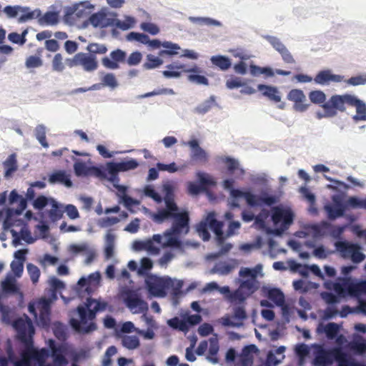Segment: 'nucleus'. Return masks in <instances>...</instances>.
Returning a JSON list of instances; mask_svg holds the SVG:
<instances>
[{
	"mask_svg": "<svg viewBox=\"0 0 366 366\" xmlns=\"http://www.w3.org/2000/svg\"><path fill=\"white\" fill-rule=\"evenodd\" d=\"M13 326L17 332L18 339L26 347L21 353L22 359L16 361L14 366H31V360L36 361L39 366L44 365L50 355L49 350L46 348L37 350L33 347L34 328L31 321L19 318L14 322Z\"/></svg>",
	"mask_w": 366,
	"mask_h": 366,
	"instance_id": "obj_1",
	"label": "nucleus"
},
{
	"mask_svg": "<svg viewBox=\"0 0 366 366\" xmlns=\"http://www.w3.org/2000/svg\"><path fill=\"white\" fill-rule=\"evenodd\" d=\"M165 208L159 209L152 214V219L157 223H162L165 220L173 219L172 228L166 234H187L189 232V217L187 211L179 212V207L172 197L167 194L164 198Z\"/></svg>",
	"mask_w": 366,
	"mask_h": 366,
	"instance_id": "obj_2",
	"label": "nucleus"
},
{
	"mask_svg": "<svg viewBox=\"0 0 366 366\" xmlns=\"http://www.w3.org/2000/svg\"><path fill=\"white\" fill-rule=\"evenodd\" d=\"M346 105L354 107L356 114L352 117L355 122L366 121V104L357 97L351 94H335L330 97L328 102L322 105L326 117H332L337 115V112H343L346 110Z\"/></svg>",
	"mask_w": 366,
	"mask_h": 366,
	"instance_id": "obj_3",
	"label": "nucleus"
},
{
	"mask_svg": "<svg viewBox=\"0 0 366 366\" xmlns=\"http://www.w3.org/2000/svg\"><path fill=\"white\" fill-rule=\"evenodd\" d=\"M84 305V306L79 305L76 308L80 320L72 318L69 322L72 328L79 333H88L96 330L95 323L90 322L86 325L87 321L93 320L96 317L97 312L104 310L107 307L106 302L91 297L86 299Z\"/></svg>",
	"mask_w": 366,
	"mask_h": 366,
	"instance_id": "obj_4",
	"label": "nucleus"
},
{
	"mask_svg": "<svg viewBox=\"0 0 366 366\" xmlns=\"http://www.w3.org/2000/svg\"><path fill=\"white\" fill-rule=\"evenodd\" d=\"M234 180L232 179H225L223 182L224 189L230 191V195L234 199L244 197L247 204L252 207L265 204L272 206L278 202L279 199L274 195H268L267 193H262L260 197L252 194L250 192H242L238 189H234Z\"/></svg>",
	"mask_w": 366,
	"mask_h": 366,
	"instance_id": "obj_5",
	"label": "nucleus"
},
{
	"mask_svg": "<svg viewBox=\"0 0 366 366\" xmlns=\"http://www.w3.org/2000/svg\"><path fill=\"white\" fill-rule=\"evenodd\" d=\"M123 297L124 302L132 313H142V317L148 323L152 321V318L147 315L149 309L147 302L142 300L136 291L127 290L123 293Z\"/></svg>",
	"mask_w": 366,
	"mask_h": 366,
	"instance_id": "obj_6",
	"label": "nucleus"
},
{
	"mask_svg": "<svg viewBox=\"0 0 366 366\" xmlns=\"http://www.w3.org/2000/svg\"><path fill=\"white\" fill-rule=\"evenodd\" d=\"M145 285L149 294L158 297H165L167 292L174 285L170 277H159L154 274L147 277Z\"/></svg>",
	"mask_w": 366,
	"mask_h": 366,
	"instance_id": "obj_7",
	"label": "nucleus"
},
{
	"mask_svg": "<svg viewBox=\"0 0 366 366\" xmlns=\"http://www.w3.org/2000/svg\"><path fill=\"white\" fill-rule=\"evenodd\" d=\"M272 221L274 225L280 224L285 228H288L293 222L294 215L291 210L274 207L272 209Z\"/></svg>",
	"mask_w": 366,
	"mask_h": 366,
	"instance_id": "obj_8",
	"label": "nucleus"
},
{
	"mask_svg": "<svg viewBox=\"0 0 366 366\" xmlns=\"http://www.w3.org/2000/svg\"><path fill=\"white\" fill-rule=\"evenodd\" d=\"M126 53L117 49L110 53L111 59L104 57L102 60V64L104 67L110 69H117L119 68V63L124 62L126 61Z\"/></svg>",
	"mask_w": 366,
	"mask_h": 366,
	"instance_id": "obj_9",
	"label": "nucleus"
},
{
	"mask_svg": "<svg viewBox=\"0 0 366 366\" xmlns=\"http://www.w3.org/2000/svg\"><path fill=\"white\" fill-rule=\"evenodd\" d=\"M287 99L294 102V109L298 112H304L307 109L305 104L306 97L301 89H293L287 94Z\"/></svg>",
	"mask_w": 366,
	"mask_h": 366,
	"instance_id": "obj_10",
	"label": "nucleus"
},
{
	"mask_svg": "<svg viewBox=\"0 0 366 366\" xmlns=\"http://www.w3.org/2000/svg\"><path fill=\"white\" fill-rule=\"evenodd\" d=\"M187 144L191 149L190 158L192 160L202 163H206L208 161L207 152L199 146L197 139H192Z\"/></svg>",
	"mask_w": 366,
	"mask_h": 366,
	"instance_id": "obj_11",
	"label": "nucleus"
},
{
	"mask_svg": "<svg viewBox=\"0 0 366 366\" xmlns=\"http://www.w3.org/2000/svg\"><path fill=\"white\" fill-rule=\"evenodd\" d=\"M209 227L213 231L217 237L218 244H222L226 239V237L222 231L223 222L218 221L214 216V213H210L207 217Z\"/></svg>",
	"mask_w": 366,
	"mask_h": 366,
	"instance_id": "obj_12",
	"label": "nucleus"
},
{
	"mask_svg": "<svg viewBox=\"0 0 366 366\" xmlns=\"http://www.w3.org/2000/svg\"><path fill=\"white\" fill-rule=\"evenodd\" d=\"M313 80L317 84L328 85L330 82H340L342 76L332 74L329 69H325L319 71Z\"/></svg>",
	"mask_w": 366,
	"mask_h": 366,
	"instance_id": "obj_13",
	"label": "nucleus"
},
{
	"mask_svg": "<svg viewBox=\"0 0 366 366\" xmlns=\"http://www.w3.org/2000/svg\"><path fill=\"white\" fill-rule=\"evenodd\" d=\"M167 68L170 70H165L162 72L164 76L166 78H177L181 76V72L174 71V69H182L184 72L187 73H197L199 72V68L196 66L192 68H186V65L179 63H174L167 66Z\"/></svg>",
	"mask_w": 366,
	"mask_h": 366,
	"instance_id": "obj_14",
	"label": "nucleus"
},
{
	"mask_svg": "<svg viewBox=\"0 0 366 366\" xmlns=\"http://www.w3.org/2000/svg\"><path fill=\"white\" fill-rule=\"evenodd\" d=\"M79 66H81L85 71H92L97 69L98 62L94 54L79 52Z\"/></svg>",
	"mask_w": 366,
	"mask_h": 366,
	"instance_id": "obj_15",
	"label": "nucleus"
},
{
	"mask_svg": "<svg viewBox=\"0 0 366 366\" xmlns=\"http://www.w3.org/2000/svg\"><path fill=\"white\" fill-rule=\"evenodd\" d=\"M267 296L276 305L281 307L283 312L288 310V307L285 305V295L280 289H269L267 292Z\"/></svg>",
	"mask_w": 366,
	"mask_h": 366,
	"instance_id": "obj_16",
	"label": "nucleus"
},
{
	"mask_svg": "<svg viewBox=\"0 0 366 366\" xmlns=\"http://www.w3.org/2000/svg\"><path fill=\"white\" fill-rule=\"evenodd\" d=\"M254 345L245 346L239 356V364L241 366H252L254 362L253 353L257 351Z\"/></svg>",
	"mask_w": 366,
	"mask_h": 366,
	"instance_id": "obj_17",
	"label": "nucleus"
},
{
	"mask_svg": "<svg viewBox=\"0 0 366 366\" xmlns=\"http://www.w3.org/2000/svg\"><path fill=\"white\" fill-rule=\"evenodd\" d=\"M49 182L51 184L59 183L67 187L72 186L69 175L66 174V172L63 170H58L51 173L49 176Z\"/></svg>",
	"mask_w": 366,
	"mask_h": 366,
	"instance_id": "obj_18",
	"label": "nucleus"
},
{
	"mask_svg": "<svg viewBox=\"0 0 366 366\" xmlns=\"http://www.w3.org/2000/svg\"><path fill=\"white\" fill-rule=\"evenodd\" d=\"M100 280V274L98 272L92 273L91 274L88 278L81 277L78 281V285L84 290L85 292L88 295H90L92 293L93 290L92 288V285L98 284L99 281Z\"/></svg>",
	"mask_w": 366,
	"mask_h": 366,
	"instance_id": "obj_19",
	"label": "nucleus"
},
{
	"mask_svg": "<svg viewBox=\"0 0 366 366\" xmlns=\"http://www.w3.org/2000/svg\"><path fill=\"white\" fill-rule=\"evenodd\" d=\"M257 89L262 92V95L267 97L269 100L278 103L281 101V96L278 89L275 86L258 84Z\"/></svg>",
	"mask_w": 366,
	"mask_h": 366,
	"instance_id": "obj_20",
	"label": "nucleus"
},
{
	"mask_svg": "<svg viewBox=\"0 0 366 366\" xmlns=\"http://www.w3.org/2000/svg\"><path fill=\"white\" fill-rule=\"evenodd\" d=\"M209 351L206 359L212 364H217L219 362L218 352L219 350L218 340L212 337L209 340Z\"/></svg>",
	"mask_w": 366,
	"mask_h": 366,
	"instance_id": "obj_21",
	"label": "nucleus"
},
{
	"mask_svg": "<svg viewBox=\"0 0 366 366\" xmlns=\"http://www.w3.org/2000/svg\"><path fill=\"white\" fill-rule=\"evenodd\" d=\"M5 169L4 177L8 178L12 175L18 169L16 155V154H10L8 158L3 163Z\"/></svg>",
	"mask_w": 366,
	"mask_h": 366,
	"instance_id": "obj_22",
	"label": "nucleus"
},
{
	"mask_svg": "<svg viewBox=\"0 0 366 366\" xmlns=\"http://www.w3.org/2000/svg\"><path fill=\"white\" fill-rule=\"evenodd\" d=\"M1 290L4 294H16L19 291V287L16 284L15 278L11 276H7L5 280L1 282Z\"/></svg>",
	"mask_w": 366,
	"mask_h": 366,
	"instance_id": "obj_23",
	"label": "nucleus"
},
{
	"mask_svg": "<svg viewBox=\"0 0 366 366\" xmlns=\"http://www.w3.org/2000/svg\"><path fill=\"white\" fill-rule=\"evenodd\" d=\"M50 204L51 206V209L49 212V216L53 222L58 221L63 217L64 210L63 209L62 205L59 204L54 199H50Z\"/></svg>",
	"mask_w": 366,
	"mask_h": 366,
	"instance_id": "obj_24",
	"label": "nucleus"
},
{
	"mask_svg": "<svg viewBox=\"0 0 366 366\" xmlns=\"http://www.w3.org/2000/svg\"><path fill=\"white\" fill-rule=\"evenodd\" d=\"M314 362L317 366L331 365L332 363L331 354L325 350H321L316 355Z\"/></svg>",
	"mask_w": 366,
	"mask_h": 366,
	"instance_id": "obj_25",
	"label": "nucleus"
},
{
	"mask_svg": "<svg viewBox=\"0 0 366 366\" xmlns=\"http://www.w3.org/2000/svg\"><path fill=\"white\" fill-rule=\"evenodd\" d=\"M73 159L75 160L74 164V170L77 177H86L91 175V167H87L84 162L76 159L74 157H73Z\"/></svg>",
	"mask_w": 366,
	"mask_h": 366,
	"instance_id": "obj_26",
	"label": "nucleus"
},
{
	"mask_svg": "<svg viewBox=\"0 0 366 366\" xmlns=\"http://www.w3.org/2000/svg\"><path fill=\"white\" fill-rule=\"evenodd\" d=\"M335 247L341 253L342 256L345 258L351 256L354 249H355V244L340 241L335 243Z\"/></svg>",
	"mask_w": 366,
	"mask_h": 366,
	"instance_id": "obj_27",
	"label": "nucleus"
},
{
	"mask_svg": "<svg viewBox=\"0 0 366 366\" xmlns=\"http://www.w3.org/2000/svg\"><path fill=\"white\" fill-rule=\"evenodd\" d=\"M211 61L213 65L219 67L221 70L223 71L227 70L232 66L231 60L224 56H213L211 58Z\"/></svg>",
	"mask_w": 366,
	"mask_h": 366,
	"instance_id": "obj_28",
	"label": "nucleus"
},
{
	"mask_svg": "<svg viewBox=\"0 0 366 366\" xmlns=\"http://www.w3.org/2000/svg\"><path fill=\"white\" fill-rule=\"evenodd\" d=\"M59 21V15L55 11H47L43 16L39 17V23L41 25H54Z\"/></svg>",
	"mask_w": 366,
	"mask_h": 366,
	"instance_id": "obj_29",
	"label": "nucleus"
},
{
	"mask_svg": "<svg viewBox=\"0 0 366 366\" xmlns=\"http://www.w3.org/2000/svg\"><path fill=\"white\" fill-rule=\"evenodd\" d=\"M122 345L127 349L134 350L139 346L140 343L136 335H124L122 337Z\"/></svg>",
	"mask_w": 366,
	"mask_h": 366,
	"instance_id": "obj_30",
	"label": "nucleus"
},
{
	"mask_svg": "<svg viewBox=\"0 0 366 366\" xmlns=\"http://www.w3.org/2000/svg\"><path fill=\"white\" fill-rule=\"evenodd\" d=\"M248 297L238 288L228 296V302L233 305H242Z\"/></svg>",
	"mask_w": 366,
	"mask_h": 366,
	"instance_id": "obj_31",
	"label": "nucleus"
},
{
	"mask_svg": "<svg viewBox=\"0 0 366 366\" xmlns=\"http://www.w3.org/2000/svg\"><path fill=\"white\" fill-rule=\"evenodd\" d=\"M325 209L327 213L328 218L331 220L343 217L346 211L345 208H339L333 205H326Z\"/></svg>",
	"mask_w": 366,
	"mask_h": 366,
	"instance_id": "obj_32",
	"label": "nucleus"
},
{
	"mask_svg": "<svg viewBox=\"0 0 366 366\" xmlns=\"http://www.w3.org/2000/svg\"><path fill=\"white\" fill-rule=\"evenodd\" d=\"M215 104V97L211 96L208 99L198 105L194 112L199 114H204L208 112Z\"/></svg>",
	"mask_w": 366,
	"mask_h": 366,
	"instance_id": "obj_33",
	"label": "nucleus"
},
{
	"mask_svg": "<svg viewBox=\"0 0 366 366\" xmlns=\"http://www.w3.org/2000/svg\"><path fill=\"white\" fill-rule=\"evenodd\" d=\"M162 46L165 48L164 50H161L159 52V56H162L165 54L174 55L178 54V51L180 49V46L177 44L172 43L171 41L162 42Z\"/></svg>",
	"mask_w": 366,
	"mask_h": 366,
	"instance_id": "obj_34",
	"label": "nucleus"
},
{
	"mask_svg": "<svg viewBox=\"0 0 366 366\" xmlns=\"http://www.w3.org/2000/svg\"><path fill=\"white\" fill-rule=\"evenodd\" d=\"M184 317L181 320L179 317H173L168 321V325L174 328L179 330V331L187 332L189 330V327L186 324Z\"/></svg>",
	"mask_w": 366,
	"mask_h": 366,
	"instance_id": "obj_35",
	"label": "nucleus"
},
{
	"mask_svg": "<svg viewBox=\"0 0 366 366\" xmlns=\"http://www.w3.org/2000/svg\"><path fill=\"white\" fill-rule=\"evenodd\" d=\"M334 357L338 362V366H355V363L347 358V355L340 350L334 352Z\"/></svg>",
	"mask_w": 366,
	"mask_h": 366,
	"instance_id": "obj_36",
	"label": "nucleus"
},
{
	"mask_svg": "<svg viewBox=\"0 0 366 366\" xmlns=\"http://www.w3.org/2000/svg\"><path fill=\"white\" fill-rule=\"evenodd\" d=\"M309 99L313 104H324L326 103V95L321 90H315L309 93Z\"/></svg>",
	"mask_w": 366,
	"mask_h": 366,
	"instance_id": "obj_37",
	"label": "nucleus"
},
{
	"mask_svg": "<svg viewBox=\"0 0 366 366\" xmlns=\"http://www.w3.org/2000/svg\"><path fill=\"white\" fill-rule=\"evenodd\" d=\"M106 20V15L102 13L93 14L89 18L91 24L94 27H105L107 26Z\"/></svg>",
	"mask_w": 366,
	"mask_h": 366,
	"instance_id": "obj_38",
	"label": "nucleus"
},
{
	"mask_svg": "<svg viewBox=\"0 0 366 366\" xmlns=\"http://www.w3.org/2000/svg\"><path fill=\"white\" fill-rule=\"evenodd\" d=\"M238 289L249 297L255 292L257 288L254 285V280L252 279L242 282Z\"/></svg>",
	"mask_w": 366,
	"mask_h": 366,
	"instance_id": "obj_39",
	"label": "nucleus"
},
{
	"mask_svg": "<svg viewBox=\"0 0 366 366\" xmlns=\"http://www.w3.org/2000/svg\"><path fill=\"white\" fill-rule=\"evenodd\" d=\"M119 162H108L107 164V169L108 173L110 174L109 180L111 182H119L117 174L119 172H122L119 167Z\"/></svg>",
	"mask_w": 366,
	"mask_h": 366,
	"instance_id": "obj_40",
	"label": "nucleus"
},
{
	"mask_svg": "<svg viewBox=\"0 0 366 366\" xmlns=\"http://www.w3.org/2000/svg\"><path fill=\"white\" fill-rule=\"evenodd\" d=\"M163 64V61L159 57L154 56L152 54L147 56V61L144 63L143 67L145 69H152L157 68Z\"/></svg>",
	"mask_w": 366,
	"mask_h": 366,
	"instance_id": "obj_41",
	"label": "nucleus"
},
{
	"mask_svg": "<svg viewBox=\"0 0 366 366\" xmlns=\"http://www.w3.org/2000/svg\"><path fill=\"white\" fill-rule=\"evenodd\" d=\"M208 227L209 224L207 219L205 221H201L197 225V231L204 241H207L210 238V234L208 231Z\"/></svg>",
	"mask_w": 366,
	"mask_h": 366,
	"instance_id": "obj_42",
	"label": "nucleus"
},
{
	"mask_svg": "<svg viewBox=\"0 0 366 366\" xmlns=\"http://www.w3.org/2000/svg\"><path fill=\"white\" fill-rule=\"evenodd\" d=\"M35 136L42 147L47 148L49 144L46 142V129L44 125L39 124L35 129Z\"/></svg>",
	"mask_w": 366,
	"mask_h": 366,
	"instance_id": "obj_43",
	"label": "nucleus"
},
{
	"mask_svg": "<svg viewBox=\"0 0 366 366\" xmlns=\"http://www.w3.org/2000/svg\"><path fill=\"white\" fill-rule=\"evenodd\" d=\"M347 209L348 207L356 209L363 208L366 209V198L360 199L357 197H350L346 202Z\"/></svg>",
	"mask_w": 366,
	"mask_h": 366,
	"instance_id": "obj_44",
	"label": "nucleus"
},
{
	"mask_svg": "<svg viewBox=\"0 0 366 366\" xmlns=\"http://www.w3.org/2000/svg\"><path fill=\"white\" fill-rule=\"evenodd\" d=\"M52 357H54V362L59 365H62L66 362L65 357L61 353L59 350L54 345V342L51 341V345Z\"/></svg>",
	"mask_w": 366,
	"mask_h": 366,
	"instance_id": "obj_45",
	"label": "nucleus"
},
{
	"mask_svg": "<svg viewBox=\"0 0 366 366\" xmlns=\"http://www.w3.org/2000/svg\"><path fill=\"white\" fill-rule=\"evenodd\" d=\"M52 69L57 72H61L65 69L64 64L63 62L62 55L59 53L56 54L52 59L51 62Z\"/></svg>",
	"mask_w": 366,
	"mask_h": 366,
	"instance_id": "obj_46",
	"label": "nucleus"
},
{
	"mask_svg": "<svg viewBox=\"0 0 366 366\" xmlns=\"http://www.w3.org/2000/svg\"><path fill=\"white\" fill-rule=\"evenodd\" d=\"M197 176L200 183V186L202 188H203L204 190L207 186L215 185V182L210 177L209 174L202 172H198Z\"/></svg>",
	"mask_w": 366,
	"mask_h": 366,
	"instance_id": "obj_47",
	"label": "nucleus"
},
{
	"mask_svg": "<svg viewBox=\"0 0 366 366\" xmlns=\"http://www.w3.org/2000/svg\"><path fill=\"white\" fill-rule=\"evenodd\" d=\"M330 227V224L327 222H322L320 224L313 225L312 229L315 235L324 236Z\"/></svg>",
	"mask_w": 366,
	"mask_h": 366,
	"instance_id": "obj_48",
	"label": "nucleus"
},
{
	"mask_svg": "<svg viewBox=\"0 0 366 366\" xmlns=\"http://www.w3.org/2000/svg\"><path fill=\"white\" fill-rule=\"evenodd\" d=\"M233 315L232 318L235 320L237 322H242L247 319V315L243 306H238L234 308Z\"/></svg>",
	"mask_w": 366,
	"mask_h": 366,
	"instance_id": "obj_49",
	"label": "nucleus"
},
{
	"mask_svg": "<svg viewBox=\"0 0 366 366\" xmlns=\"http://www.w3.org/2000/svg\"><path fill=\"white\" fill-rule=\"evenodd\" d=\"M27 34V31L25 30L22 32L21 34H19L16 32H12L10 33L8 35V39L10 41L14 43V44H19L20 45H23L25 44L26 39V35Z\"/></svg>",
	"mask_w": 366,
	"mask_h": 366,
	"instance_id": "obj_50",
	"label": "nucleus"
},
{
	"mask_svg": "<svg viewBox=\"0 0 366 366\" xmlns=\"http://www.w3.org/2000/svg\"><path fill=\"white\" fill-rule=\"evenodd\" d=\"M264 39L272 46V47L279 53L282 51L286 46L285 44L276 36H265Z\"/></svg>",
	"mask_w": 366,
	"mask_h": 366,
	"instance_id": "obj_51",
	"label": "nucleus"
},
{
	"mask_svg": "<svg viewBox=\"0 0 366 366\" xmlns=\"http://www.w3.org/2000/svg\"><path fill=\"white\" fill-rule=\"evenodd\" d=\"M26 267L31 280L34 284H36L39 281V278L40 277V270L39 267L31 263H29Z\"/></svg>",
	"mask_w": 366,
	"mask_h": 366,
	"instance_id": "obj_52",
	"label": "nucleus"
},
{
	"mask_svg": "<svg viewBox=\"0 0 366 366\" xmlns=\"http://www.w3.org/2000/svg\"><path fill=\"white\" fill-rule=\"evenodd\" d=\"M149 36L147 34L137 33V32H130L127 36V39L128 41H137L143 44H147Z\"/></svg>",
	"mask_w": 366,
	"mask_h": 366,
	"instance_id": "obj_53",
	"label": "nucleus"
},
{
	"mask_svg": "<svg viewBox=\"0 0 366 366\" xmlns=\"http://www.w3.org/2000/svg\"><path fill=\"white\" fill-rule=\"evenodd\" d=\"M42 64L43 61L41 57L38 56H29L25 61V66L28 69L38 68L41 66Z\"/></svg>",
	"mask_w": 366,
	"mask_h": 366,
	"instance_id": "obj_54",
	"label": "nucleus"
},
{
	"mask_svg": "<svg viewBox=\"0 0 366 366\" xmlns=\"http://www.w3.org/2000/svg\"><path fill=\"white\" fill-rule=\"evenodd\" d=\"M351 348L355 353L363 355L366 353V342L363 339L354 341L351 345Z\"/></svg>",
	"mask_w": 366,
	"mask_h": 366,
	"instance_id": "obj_55",
	"label": "nucleus"
},
{
	"mask_svg": "<svg viewBox=\"0 0 366 366\" xmlns=\"http://www.w3.org/2000/svg\"><path fill=\"white\" fill-rule=\"evenodd\" d=\"M262 246V239L260 237H257L254 242L252 243H244L242 244L239 249L245 252H249L253 249H259Z\"/></svg>",
	"mask_w": 366,
	"mask_h": 366,
	"instance_id": "obj_56",
	"label": "nucleus"
},
{
	"mask_svg": "<svg viewBox=\"0 0 366 366\" xmlns=\"http://www.w3.org/2000/svg\"><path fill=\"white\" fill-rule=\"evenodd\" d=\"M119 165L122 172H127L137 168L139 163L136 159H130L129 160L119 162Z\"/></svg>",
	"mask_w": 366,
	"mask_h": 366,
	"instance_id": "obj_57",
	"label": "nucleus"
},
{
	"mask_svg": "<svg viewBox=\"0 0 366 366\" xmlns=\"http://www.w3.org/2000/svg\"><path fill=\"white\" fill-rule=\"evenodd\" d=\"M140 28L152 35H157L159 32V28L157 25L151 22H142L140 24Z\"/></svg>",
	"mask_w": 366,
	"mask_h": 366,
	"instance_id": "obj_58",
	"label": "nucleus"
},
{
	"mask_svg": "<svg viewBox=\"0 0 366 366\" xmlns=\"http://www.w3.org/2000/svg\"><path fill=\"white\" fill-rule=\"evenodd\" d=\"M102 84L104 86H109L112 89L117 87L118 86V83L114 74L112 73L106 74L102 79Z\"/></svg>",
	"mask_w": 366,
	"mask_h": 366,
	"instance_id": "obj_59",
	"label": "nucleus"
},
{
	"mask_svg": "<svg viewBox=\"0 0 366 366\" xmlns=\"http://www.w3.org/2000/svg\"><path fill=\"white\" fill-rule=\"evenodd\" d=\"M87 50L92 53L91 54H103L107 51V48L104 44L92 43L87 46Z\"/></svg>",
	"mask_w": 366,
	"mask_h": 366,
	"instance_id": "obj_60",
	"label": "nucleus"
},
{
	"mask_svg": "<svg viewBox=\"0 0 366 366\" xmlns=\"http://www.w3.org/2000/svg\"><path fill=\"white\" fill-rule=\"evenodd\" d=\"M135 20L133 17L127 16L125 20H118L116 23L117 27L122 30H127L134 26Z\"/></svg>",
	"mask_w": 366,
	"mask_h": 366,
	"instance_id": "obj_61",
	"label": "nucleus"
},
{
	"mask_svg": "<svg viewBox=\"0 0 366 366\" xmlns=\"http://www.w3.org/2000/svg\"><path fill=\"white\" fill-rule=\"evenodd\" d=\"M27 9H22L20 6H6L4 9V12L9 18L16 17L19 11H26Z\"/></svg>",
	"mask_w": 366,
	"mask_h": 366,
	"instance_id": "obj_62",
	"label": "nucleus"
},
{
	"mask_svg": "<svg viewBox=\"0 0 366 366\" xmlns=\"http://www.w3.org/2000/svg\"><path fill=\"white\" fill-rule=\"evenodd\" d=\"M222 162L227 165L228 171L231 173H233L238 168V162L232 157H226L222 159Z\"/></svg>",
	"mask_w": 366,
	"mask_h": 366,
	"instance_id": "obj_63",
	"label": "nucleus"
},
{
	"mask_svg": "<svg viewBox=\"0 0 366 366\" xmlns=\"http://www.w3.org/2000/svg\"><path fill=\"white\" fill-rule=\"evenodd\" d=\"M36 307L39 312H50V302L48 300L43 298L36 302Z\"/></svg>",
	"mask_w": 366,
	"mask_h": 366,
	"instance_id": "obj_64",
	"label": "nucleus"
}]
</instances>
